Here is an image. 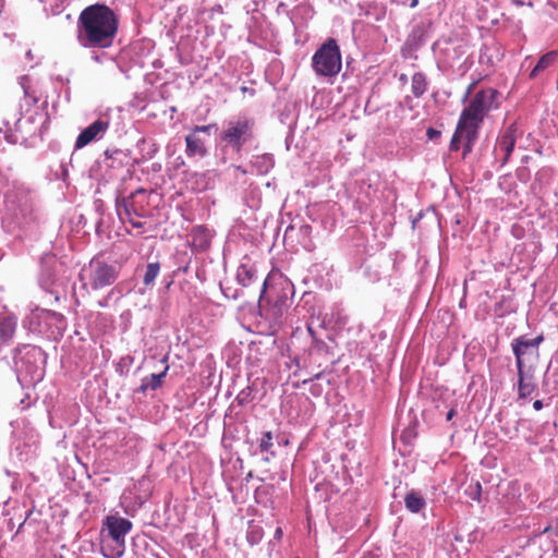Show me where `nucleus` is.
Returning <instances> with one entry per match:
<instances>
[{
    "label": "nucleus",
    "mask_w": 558,
    "mask_h": 558,
    "mask_svg": "<svg viewBox=\"0 0 558 558\" xmlns=\"http://www.w3.org/2000/svg\"><path fill=\"white\" fill-rule=\"evenodd\" d=\"M118 17L106 4L86 7L76 22V39L88 49H107L112 46L118 33Z\"/></svg>",
    "instance_id": "nucleus-1"
},
{
    "label": "nucleus",
    "mask_w": 558,
    "mask_h": 558,
    "mask_svg": "<svg viewBox=\"0 0 558 558\" xmlns=\"http://www.w3.org/2000/svg\"><path fill=\"white\" fill-rule=\"evenodd\" d=\"M104 525L107 536L102 535L101 554L106 558H121L125 550V535L132 529V522L118 515H108Z\"/></svg>",
    "instance_id": "nucleus-2"
},
{
    "label": "nucleus",
    "mask_w": 558,
    "mask_h": 558,
    "mask_svg": "<svg viewBox=\"0 0 558 558\" xmlns=\"http://www.w3.org/2000/svg\"><path fill=\"white\" fill-rule=\"evenodd\" d=\"M13 360L19 377L24 376L33 383L43 379L45 356L40 348L29 344L16 347Z\"/></svg>",
    "instance_id": "nucleus-3"
},
{
    "label": "nucleus",
    "mask_w": 558,
    "mask_h": 558,
    "mask_svg": "<svg viewBox=\"0 0 558 558\" xmlns=\"http://www.w3.org/2000/svg\"><path fill=\"white\" fill-rule=\"evenodd\" d=\"M496 94L492 88L477 92L462 110L458 122L465 129L480 130L485 117L494 107Z\"/></svg>",
    "instance_id": "nucleus-4"
},
{
    "label": "nucleus",
    "mask_w": 558,
    "mask_h": 558,
    "mask_svg": "<svg viewBox=\"0 0 558 558\" xmlns=\"http://www.w3.org/2000/svg\"><path fill=\"white\" fill-rule=\"evenodd\" d=\"M121 271V264L107 262L101 257H94L87 267L82 270V279L87 280L94 290H100L116 282Z\"/></svg>",
    "instance_id": "nucleus-5"
},
{
    "label": "nucleus",
    "mask_w": 558,
    "mask_h": 558,
    "mask_svg": "<svg viewBox=\"0 0 558 558\" xmlns=\"http://www.w3.org/2000/svg\"><path fill=\"white\" fill-rule=\"evenodd\" d=\"M341 66L340 48L333 38L324 43L312 57V68L318 76H337Z\"/></svg>",
    "instance_id": "nucleus-6"
},
{
    "label": "nucleus",
    "mask_w": 558,
    "mask_h": 558,
    "mask_svg": "<svg viewBox=\"0 0 558 558\" xmlns=\"http://www.w3.org/2000/svg\"><path fill=\"white\" fill-rule=\"evenodd\" d=\"M254 137V120L244 116L235 117L226 122L220 140L233 151L240 154L243 146Z\"/></svg>",
    "instance_id": "nucleus-7"
},
{
    "label": "nucleus",
    "mask_w": 558,
    "mask_h": 558,
    "mask_svg": "<svg viewBox=\"0 0 558 558\" xmlns=\"http://www.w3.org/2000/svg\"><path fill=\"white\" fill-rule=\"evenodd\" d=\"M26 319L32 331L49 332V337L54 339L62 337L66 328L64 316L50 310L36 307L32 310Z\"/></svg>",
    "instance_id": "nucleus-8"
},
{
    "label": "nucleus",
    "mask_w": 558,
    "mask_h": 558,
    "mask_svg": "<svg viewBox=\"0 0 558 558\" xmlns=\"http://www.w3.org/2000/svg\"><path fill=\"white\" fill-rule=\"evenodd\" d=\"M543 341L544 337L542 335L535 338L520 336L512 340L511 348L515 356L517 369L527 368L529 366L534 368L539 355L538 348Z\"/></svg>",
    "instance_id": "nucleus-9"
},
{
    "label": "nucleus",
    "mask_w": 558,
    "mask_h": 558,
    "mask_svg": "<svg viewBox=\"0 0 558 558\" xmlns=\"http://www.w3.org/2000/svg\"><path fill=\"white\" fill-rule=\"evenodd\" d=\"M217 130L215 123L207 125H195L185 135V155L187 158L202 159L208 155L207 141L211 135V131Z\"/></svg>",
    "instance_id": "nucleus-10"
},
{
    "label": "nucleus",
    "mask_w": 558,
    "mask_h": 558,
    "mask_svg": "<svg viewBox=\"0 0 558 558\" xmlns=\"http://www.w3.org/2000/svg\"><path fill=\"white\" fill-rule=\"evenodd\" d=\"M110 118L108 114H101L96 121L85 128L76 137L75 148L80 149L93 141L102 138L109 129Z\"/></svg>",
    "instance_id": "nucleus-11"
},
{
    "label": "nucleus",
    "mask_w": 558,
    "mask_h": 558,
    "mask_svg": "<svg viewBox=\"0 0 558 558\" xmlns=\"http://www.w3.org/2000/svg\"><path fill=\"white\" fill-rule=\"evenodd\" d=\"M518 136L519 132L515 122L509 124L499 135L495 147V153L497 154L498 151H501L504 154L502 158L500 159L501 166H505L508 162L513 151Z\"/></svg>",
    "instance_id": "nucleus-12"
},
{
    "label": "nucleus",
    "mask_w": 558,
    "mask_h": 558,
    "mask_svg": "<svg viewBox=\"0 0 558 558\" xmlns=\"http://www.w3.org/2000/svg\"><path fill=\"white\" fill-rule=\"evenodd\" d=\"M143 190L140 189L135 193H132L129 198H117L116 201V210L122 222L128 221L133 228L141 229L143 228V222L134 220L132 217L133 214L140 216L134 209L132 199L136 193H142Z\"/></svg>",
    "instance_id": "nucleus-13"
},
{
    "label": "nucleus",
    "mask_w": 558,
    "mask_h": 558,
    "mask_svg": "<svg viewBox=\"0 0 558 558\" xmlns=\"http://www.w3.org/2000/svg\"><path fill=\"white\" fill-rule=\"evenodd\" d=\"M533 373L534 369L532 366L518 369V393L520 398H526L535 390Z\"/></svg>",
    "instance_id": "nucleus-14"
},
{
    "label": "nucleus",
    "mask_w": 558,
    "mask_h": 558,
    "mask_svg": "<svg viewBox=\"0 0 558 558\" xmlns=\"http://www.w3.org/2000/svg\"><path fill=\"white\" fill-rule=\"evenodd\" d=\"M17 319L12 314H0V347L8 343L14 336Z\"/></svg>",
    "instance_id": "nucleus-15"
},
{
    "label": "nucleus",
    "mask_w": 558,
    "mask_h": 558,
    "mask_svg": "<svg viewBox=\"0 0 558 558\" xmlns=\"http://www.w3.org/2000/svg\"><path fill=\"white\" fill-rule=\"evenodd\" d=\"M539 546L544 551L553 550L558 556V527L547 526L538 535Z\"/></svg>",
    "instance_id": "nucleus-16"
},
{
    "label": "nucleus",
    "mask_w": 558,
    "mask_h": 558,
    "mask_svg": "<svg viewBox=\"0 0 558 558\" xmlns=\"http://www.w3.org/2000/svg\"><path fill=\"white\" fill-rule=\"evenodd\" d=\"M236 281L242 287H251L254 283H259L254 266L241 264L236 269Z\"/></svg>",
    "instance_id": "nucleus-17"
},
{
    "label": "nucleus",
    "mask_w": 558,
    "mask_h": 558,
    "mask_svg": "<svg viewBox=\"0 0 558 558\" xmlns=\"http://www.w3.org/2000/svg\"><path fill=\"white\" fill-rule=\"evenodd\" d=\"M251 166L257 174H267L275 166L274 156L270 154L254 156L251 160Z\"/></svg>",
    "instance_id": "nucleus-18"
},
{
    "label": "nucleus",
    "mask_w": 558,
    "mask_h": 558,
    "mask_svg": "<svg viewBox=\"0 0 558 558\" xmlns=\"http://www.w3.org/2000/svg\"><path fill=\"white\" fill-rule=\"evenodd\" d=\"M359 15L378 22L385 17L386 9L383 5H378L376 3L360 4Z\"/></svg>",
    "instance_id": "nucleus-19"
},
{
    "label": "nucleus",
    "mask_w": 558,
    "mask_h": 558,
    "mask_svg": "<svg viewBox=\"0 0 558 558\" xmlns=\"http://www.w3.org/2000/svg\"><path fill=\"white\" fill-rule=\"evenodd\" d=\"M168 366L159 374H151L142 379V384L137 391L145 393L147 390H156L161 387L162 380L167 374Z\"/></svg>",
    "instance_id": "nucleus-20"
},
{
    "label": "nucleus",
    "mask_w": 558,
    "mask_h": 558,
    "mask_svg": "<svg viewBox=\"0 0 558 558\" xmlns=\"http://www.w3.org/2000/svg\"><path fill=\"white\" fill-rule=\"evenodd\" d=\"M272 440H274V437H272V433L271 432L263 433L262 437L259 439L257 449L255 451V453L259 452V453H266L267 454V456H265L263 458V460L265 462H269L270 458L275 457V452L272 451V447H274V441Z\"/></svg>",
    "instance_id": "nucleus-21"
},
{
    "label": "nucleus",
    "mask_w": 558,
    "mask_h": 558,
    "mask_svg": "<svg viewBox=\"0 0 558 558\" xmlns=\"http://www.w3.org/2000/svg\"><path fill=\"white\" fill-rule=\"evenodd\" d=\"M404 504L407 509L413 513L420 512L426 506L423 496L414 490L407 494Z\"/></svg>",
    "instance_id": "nucleus-22"
},
{
    "label": "nucleus",
    "mask_w": 558,
    "mask_h": 558,
    "mask_svg": "<svg viewBox=\"0 0 558 558\" xmlns=\"http://www.w3.org/2000/svg\"><path fill=\"white\" fill-rule=\"evenodd\" d=\"M427 78L422 72H415L411 80V90L414 97H422L427 90Z\"/></svg>",
    "instance_id": "nucleus-23"
},
{
    "label": "nucleus",
    "mask_w": 558,
    "mask_h": 558,
    "mask_svg": "<svg viewBox=\"0 0 558 558\" xmlns=\"http://www.w3.org/2000/svg\"><path fill=\"white\" fill-rule=\"evenodd\" d=\"M558 58V52L556 50H551L545 54H543L537 61L536 65L531 72V76H536L537 73L544 71L545 69L553 65Z\"/></svg>",
    "instance_id": "nucleus-24"
},
{
    "label": "nucleus",
    "mask_w": 558,
    "mask_h": 558,
    "mask_svg": "<svg viewBox=\"0 0 558 558\" xmlns=\"http://www.w3.org/2000/svg\"><path fill=\"white\" fill-rule=\"evenodd\" d=\"M478 137V130L465 129L464 144H463V153L462 158H466V156L472 151L473 146Z\"/></svg>",
    "instance_id": "nucleus-25"
},
{
    "label": "nucleus",
    "mask_w": 558,
    "mask_h": 558,
    "mask_svg": "<svg viewBox=\"0 0 558 558\" xmlns=\"http://www.w3.org/2000/svg\"><path fill=\"white\" fill-rule=\"evenodd\" d=\"M160 271V264L158 262L149 263L146 266V270L143 277V283L146 287H150L154 284L156 278L158 277Z\"/></svg>",
    "instance_id": "nucleus-26"
},
{
    "label": "nucleus",
    "mask_w": 558,
    "mask_h": 558,
    "mask_svg": "<svg viewBox=\"0 0 558 558\" xmlns=\"http://www.w3.org/2000/svg\"><path fill=\"white\" fill-rule=\"evenodd\" d=\"M465 136V126L458 122L456 131L450 141L449 149L451 151H457L460 148L461 141L464 140Z\"/></svg>",
    "instance_id": "nucleus-27"
},
{
    "label": "nucleus",
    "mask_w": 558,
    "mask_h": 558,
    "mask_svg": "<svg viewBox=\"0 0 558 558\" xmlns=\"http://www.w3.org/2000/svg\"><path fill=\"white\" fill-rule=\"evenodd\" d=\"M251 393H252V390L250 387H247L246 389H243L238 396H236V400L240 404H243V403H246L248 402L252 398H251Z\"/></svg>",
    "instance_id": "nucleus-28"
},
{
    "label": "nucleus",
    "mask_w": 558,
    "mask_h": 558,
    "mask_svg": "<svg viewBox=\"0 0 558 558\" xmlns=\"http://www.w3.org/2000/svg\"><path fill=\"white\" fill-rule=\"evenodd\" d=\"M262 538V535L258 530H252L247 533V541L254 545L257 544Z\"/></svg>",
    "instance_id": "nucleus-29"
},
{
    "label": "nucleus",
    "mask_w": 558,
    "mask_h": 558,
    "mask_svg": "<svg viewBox=\"0 0 558 558\" xmlns=\"http://www.w3.org/2000/svg\"><path fill=\"white\" fill-rule=\"evenodd\" d=\"M221 291L225 294V296L228 298V299L236 300L238 298H240V291L239 290H235L234 292H232L230 288L221 287Z\"/></svg>",
    "instance_id": "nucleus-30"
},
{
    "label": "nucleus",
    "mask_w": 558,
    "mask_h": 558,
    "mask_svg": "<svg viewBox=\"0 0 558 558\" xmlns=\"http://www.w3.org/2000/svg\"><path fill=\"white\" fill-rule=\"evenodd\" d=\"M15 196L12 193L5 195V205L9 209H15Z\"/></svg>",
    "instance_id": "nucleus-31"
},
{
    "label": "nucleus",
    "mask_w": 558,
    "mask_h": 558,
    "mask_svg": "<svg viewBox=\"0 0 558 558\" xmlns=\"http://www.w3.org/2000/svg\"><path fill=\"white\" fill-rule=\"evenodd\" d=\"M440 134H441L440 131L433 129V128H428L426 131V135L429 140H436L440 136Z\"/></svg>",
    "instance_id": "nucleus-32"
},
{
    "label": "nucleus",
    "mask_w": 558,
    "mask_h": 558,
    "mask_svg": "<svg viewBox=\"0 0 558 558\" xmlns=\"http://www.w3.org/2000/svg\"><path fill=\"white\" fill-rule=\"evenodd\" d=\"M267 280H263L262 287L258 290V301H260L266 293Z\"/></svg>",
    "instance_id": "nucleus-33"
},
{
    "label": "nucleus",
    "mask_w": 558,
    "mask_h": 558,
    "mask_svg": "<svg viewBox=\"0 0 558 558\" xmlns=\"http://www.w3.org/2000/svg\"><path fill=\"white\" fill-rule=\"evenodd\" d=\"M533 408L536 410V411H539L543 409V401L542 400H535L534 403H533Z\"/></svg>",
    "instance_id": "nucleus-34"
},
{
    "label": "nucleus",
    "mask_w": 558,
    "mask_h": 558,
    "mask_svg": "<svg viewBox=\"0 0 558 558\" xmlns=\"http://www.w3.org/2000/svg\"><path fill=\"white\" fill-rule=\"evenodd\" d=\"M456 414L457 411L454 409H450L446 415L447 421H451Z\"/></svg>",
    "instance_id": "nucleus-35"
},
{
    "label": "nucleus",
    "mask_w": 558,
    "mask_h": 558,
    "mask_svg": "<svg viewBox=\"0 0 558 558\" xmlns=\"http://www.w3.org/2000/svg\"><path fill=\"white\" fill-rule=\"evenodd\" d=\"M307 331L311 335V337L316 340V332L314 331L312 324H307Z\"/></svg>",
    "instance_id": "nucleus-36"
},
{
    "label": "nucleus",
    "mask_w": 558,
    "mask_h": 558,
    "mask_svg": "<svg viewBox=\"0 0 558 558\" xmlns=\"http://www.w3.org/2000/svg\"><path fill=\"white\" fill-rule=\"evenodd\" d=\"M5 138L9 143L15 144L17 142V138L12 134H5Z\"/></svg>",
    "instance_id": "nucleus-37"
},
{
    "label": "nucleus",
    "mask_w": 558,
    "mask_h": 558,
    "mask_svg": "<svg viewBox=\"0 0 558 558\" xmlns=\"http://www.w3.org/2000/svg\"><path fill=\"white\" fill-rule=\"evenodd\" d=\"M27 78L24 76L21 78V84H22V87L24 89V94L27 96L28 95V90L26 88V86L24 85V81H26Z\"/></svg>",
    "instance_id": "nucleus-38"
},
{
    "label": "nucleus",
    "mask_w": 558,
    "mask_h": 558,
    "mask_svg": "<svg viewBox=\"0 0 558 558\" xmlns=\"http://www.w3.org/2000/svg\"><path fill=\"white\" fill-rule=\"evenodd\" d=\"M100 58H101V56L96 54V53H95V54H93V57H92V59H93V60H95L96 62H100V61H101V59H100Z\"/></svg>",
    "instance_id": "nucleus-39"
},
{
    "label": "nucleus",
    "mask_w": 558,
    "mask_h": 558,
    "mask_svg": "<svg viewBox=\"0 0 558 558\" xmlns=\"http://www.w3.org/2000/svg\"><path fill=\"white\" fill-rule=\"evenodd\" d=\"M40 286H41L45 290H49L50 283L40 281Z\"/></svg>",
    "instance_id": "nucleus-40"
},
{
    "label": "nucleus",
    "mask_w": 558,
    "mask_h": 558,
    "mask_svg": "<svg viewBox=\"0 0 558 558\" xmlns=\"http://www.w3.org/2000/svg\"><path fill=\"white\" fill-rule=\"evenodd\" d=\"M235 169L241 172L242 174H245L247 171L243 169L241 166H236Z\"/></svg>",
    "instance_id": "nucleus-41"
},
{
    "label": "nucleus",
    "mask_w": 558,
    "mask_h": 558,
    "mask_svg": "<svg viewBox=\"0 0 558 558\" xmlns=\"http://www.w3.org/2000/svg\"><path fill=\"white\" fill-rule=\"evenodd\" d=\"M417 4H418V0H412V1L410 2V8H412V9H413V8H415Z\"/></svg>",
    "instance_id": "nucleus-42"
},
{
    "label": "nucleus",
    "mask_w": 558,
    "mask_h": 558,
    "mask_svg": "<svg viewBox=\"0 0 558 558\" xmlns=\"http://www.w3.org/2000/svg\"><path fill=\"white\" fill-rule=\"evenodd\" d=\"M281 534H282L281 529H277L276 532H275V536L276 537H280Z\"/></svg>",
    "instance_id": "nucleus-43"
},
{
    "label": "nucleus",
    "mask_w": 558,
    "mask_h": 558,
    "mask_svg": "<svg viewBox=\"0 0 558 558\" xmlns=\"http://www.w3.org/2000/svg\"><path fill=\"white\" fill-rule=\"evenodd\" d=\"M512 1H513V3H515L517 5H523V4H524V2H523V1H521V0H512Z\"/></svg>",
    "instance_id": "nucleus-44"
},
{
    "label": "nucleus",
    "mask_w": 558,
    "mask_h": 558,
    "mask_svg": "<svg viewBox=\"0 0 558 558\" xmlns=\"http://www.w3.org/2000/svg\"><path fill=\"white\" fill-rule=\"evenodd\" d=\"M282 306H284V302H282L281 305L278 307V314L280 315L282 313Z\"/></svg>",
    "instance_id": "nucleus-45"
},
{
    "label": "nucleus",
    "mask_w": 558,
    "mask_h": 558,
    "mask_svg": "<svg viewBox=\"0 0 558 558\" xmlns=\"http://www.w3.org/2000/svg\"><path fill=\"white\" fill-rule=\"evenodd\" d=\"M16 129H19V130H20V129H22V121H21V120H17V122H16Z\"/></svg>",
    "instance_id": "nucleus-46"
},
{
    "label": "nucleus",
    "mask_w": 558,
    "mask_h": 558,
    "mask_svg": "<svg viewBox=\"0 0 558 558\" xmlns=\"http://www.w3.org/2000/svg\"><path fill=\"white\" fill-rule=\"evenodd\" d=\"M275 324H276V325H278V326H280V325H281V322L279 320V317H276V318H275Z\"/></svg>",
    "instance_id": "nucleus-47"
},
{
    "label": "nucleus",
    "mask_w": 558,
    "mask_h": 558,
    "mask_svg": "<svg viewBox=\"0 0 558 558\" xmlns=\"http://www.w3.org/2000/svg\"><path fill=\"white\" fill-rule=\"evenodd\" d=\"M4 5V1L3 0H0V13L2 12V8Z\"/></svg>",
    "instance_id": "nucleus-48"
},
{
    "label": "nucleus",
    "mask_w": 558,
    "mask_h": 558,
    "mask_svg": "<svg viewBox=\"0 0 558 558\" xmlns=\"http://www.w3.org/2000/svg\"><path fill=\"white\" fill-rule=\"evenodd\" d=\"M401 81H405V75L402 74L401 77H400Z\"/></svg>",
    "instance_id": "nucleus-49"
},
{
    "label": "nucleus",
    "mask_w": 558,
    "mask_h": 558,
    "mask_svg": "<svg viewBox=\"0 0 558 558\" xmlns=\"http://www.w3.org/2000/svg\"><path fill=\"white\" fill-rule=\"evenodd\" d=\"M53 558H64L62 555H56Z\"/></svg>",
    "instance_id": "nucleus-50"
}]
</instances>
